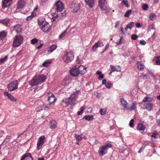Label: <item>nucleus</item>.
Returning <instances> with one entry per match:
<instances>
[{
    "label": "nucleus",
    "instance_id": "nucleus-1",
    "mask_svg": "<svg viewBox=\"0 0 160 160\" xmlns=\"http://www.w3.org/2000/svg\"><path fill=\"white\" fill-rule=\"evenodd\" d=\"M46 78L45 75L41 74L32 79L29 82V84L34 90H40L43 86L42 83L46 81Z\"/></svg>",
    "mask_w": 160,
    "mask_h": 160
},
{
    "label": "nucleus",
    "instance_id": "nucleus-2",
    "mask_svg": "<svg viewBox=\"0 0 160 160\" xmlns=\"http://www.w3.org/2000/svg\"><path fill=\"white\" fill-rule=\"evenodd\" d=\"M79 92V91H76L72 94L71 97L68 99L66 98L63 99L62 102V104L66 107L69 105L73 106L75 103L76 99L78 94Z\"/></svg>",
    "mask_w": 160,
    "mask_h": 160
},
{
    "label": "nucleus",
    "instance_id": "nucleus-3",
    "mask_svg": "<svg viewBox=\"0 0 160 160\" xmlns=\"http://www.w3.org/2000/svg\"><path fill=\"white\" fill-rule=\"evenodd\" d=\"M47 98L49 104L45 105L46 108H49L51 105L54 104L56 101V98L53 94L50 92H46L45 93Z\"/></svg>",
    "mask_w": 160,
    "mask_h": 160
},
{
    "label": "nucleus",
    "instance_id": "nucleus-4",
    "mask_svg": "<svg viewBox=\"0 0 160 160\" xmlns=\"http://www.w3.org/2000/svg\"><path fill=\"white\" fill-rule=\"evenodd\" d=\"M74 55L72 51H69L66 52L63 57V62L66 63L71 62L74 58Z\"/></svg>",
    "mask_w": 160,
    "mask_h": 160
},
{
    "label": "nucleus",
    "instance_id": "nucleus-5",
    "mask_svg": "<svg viewBox=\"0 0 160 160\" xmlns=\"http://www.w3.org/2000/svg\"><path fill=\"white\" fill-rule=\"evenodd\" d=\"M112 145L110 143H107L105 145L100 147L98 150V153L100 156H102L107 153L108 148H111Z\"/></svg>",
    "mask_w": 160,
    "mask_h": 160
},
{
    "label": "nucleus",
    "instance_id": "nucleus-6",
    "mask_svg": "<svg viewBox=\"0 0 160 160\" xmlns=\"http://www.w3.org/2000/svg\"><path fill=\"white\" fill-rule=\"evenodd\" d=\"M23 40L22 37L20 35L16 36L14 39L13 43V47H18L22 43Z\"/></svg>",
    "mask_w": 160,
    "mask_h": 160
},
{
    "label": "nucleus",
    "instance_id": "nucleus-7",
    "mask_svg": "<svg viewBox=\"0 0 160 160\" xmlns=\"http://www.w3.org/2000/svg\"><path fill=\"white\" fill-rule=\"evenodd\" d=\"M18 83L17 81L15 80L11 82L8 85V90L12 91L18 88Z\"/></svg>",
    "mask_w": 160,
    "mask_h": 160
},
{
    "label": "nucleus",
    "instance_id": "nucleus-8",
    "mask_svg": "<svg viewBox=\"0 0 160 160\" xmlns=\"http://www.w3.org/2000/svg\"><path fill=\"white\" fill-rule=\"evenodd\" d=\"M45 142V137L42 136L39 137L37 143V149L38 150L40 149L43 145Z\"/></svg>",
    "mask_w": 160,
    "mask_h": 160
},
{
    "label": "nucleus",
    "instance_id": "nucleus-9",
    "mask_svg": "<svg viewBox=\"0 0 160 160\" xmlns=\"http://www.w3.org/2000/svg\"><path fill=\"white\" fill-rule=\"evenodd\" d=\"M55 6L56 7V10L57 12H62L64 9L62 3L59 1L55 3Z\"/></svg>",
    "mask_w": 160,
    "mask_h": 160
},
{
    "label": "nucleus",
    "instance_id": "nucleus-10",
    "mask_svg": "<svg viewBox=\"0 0 160 160\" xmlns=\"http://www.w3.org/2000/svg\"><path fill=\"white\" fill-rule=\"evenodd\" d=\"M122 107H123V109L124 111L129 109V106L128 103L123 98H121L120 100Z\"/></svg>",
    "mask_w": 160,
    "mask_h": 160
},
{
    "label": "nucleus",
    "instance_id": "nucleus-11",
    "mask_svg": "<svg viewBox=\"0 0 160 160\" xmlns=\"http://www.w3.org/2000/svg\"><path fill=\"white\" fill-rule=\"evenodd\" d=\"M39 27L41 30L45 33L48 32L50 29V25L48 22L46 23H45V24L40 26Z\"/></svg>",
    "mask_w": 160,
    "mask_h": 160
},
{
    "label": "nucleus",
    "instance_id": "nucleus-12",
    "mask_svg": "<svg viewBox=\"0 0 160 160\" xmlns=\"http://www.w3.org/2000/svg\"><path fill=\"white\" fill-rule=\"evenodd\" d=\"M77 66H75L70 70V73L72 76H77L79 74L77 68Z\"/></svg>",
    "mask_w": 160,
    "mask_h": 160
},
{
    "label": "nucleus",
    "instance_id": "nucleus-13",
    "mask_svg": "<svg viewBox=\"0 0 160 160\" xmlns=\"http://www.w3.org/2000/svg\"><path fill=\"white\" fill-rule=\"evenodd\" d=\"M12 0H4L2 2V7L5 8L9 7L11 5Z\"/></svg>",
    "mask_w": 160,
    "mask_h": 160
},
{
    "label": "nucleus",
    "instance_id": "nucleus-14",
    "mask_svg": "<svg viewBox=\"0 0 160 160\" xmlns=\"http://www.w3.org/2000/svg\"><path fill=\"white\" fill-rule=\"evenodd\" d=\"M76 66H77V68L79 74H84L86 72V69L83 66L80 65L79 66L78 65H76Z\"/></svg>",
    "mask_w": 160,
    "mask_h": 160
},
{
    "label": "nucleus",
    "instance_id": "nucleus-15",
    "mask_svg": "<svg viewBox=\"0 0 160 160\" xmlns=\"http://www.w3.org/2000/svg\"><path fill=\"white\" fill-rule=\"evenodd\" d=\"M99 6L101 10H105V7L106 6L107 2L106 0H99L98 1Z\"/></svg>",
    "mask_w": 160,
    "mask_h": 160
},
{
    "label": "nucleus",
    "instance_id": "nucleus-16",
    "mask_svg": "<svg viewBox=\"0 0 160 160\" xmlns=\"http://www.w3.org/2000/svg\"><path fill=\"white\" fill-rule=\"evenodd\" d=\"M21 160H33V159L31 154L27 153L22 156Z\"/></svg>",
    "mask_w": 160,
    "mask_h": 160
},
{
    "label": "nucleus",
    "instance_id": "nucleus-17",
    "mask_svg": "<svg viewBox=\"0 0 160 160\" xmlns=\"http://www.w3.org/2000/svg\"><path fill=\"white\" fill-rule=\"evenodd\" d=\"M71 7L73 9L74 12H76L80 9V4L78 3H73L71 5Z\"/></svg>",
    "mask_w": 160,
    "mask_h": 160
},
{
    "label": "nucleus",
    "instance_id": "nucleus-18",
    "mask_svg": "<svg viewBox=\"0 0 160 160\" xmlns=\"http://www.w3.org/2000/svg\"><path fill=\"white\" fill-rule=\"evenodd\" d=\"M137 67L138 69L140 71H143L145 68V65L142 62L138 61L137 63Z\"/></svg>",
    "mask_w": 160,
    "mask_h": 160
},
{
    "label": "nucleus",
    "instance_id": "nucleus-19",
    "mask_svg": "<svg viewBox=\"0 0 160 160\" xmlns=\"http://www.w3.org/2000/svg\"><path fill=\"white\" fill-rule=\"evenodd\" d=\"M4 95L8 97V98L11 101L13 102H16L17 99L14 98V97L10 94L9 93L7 92H5L4 93Z\"/></svg>",
    "mask_w": 160,
    "mask_h": 160
},
{
    "label": "nucleus",
    "instance_id": "nucleus-20",
    "mask_svg": "<svg viewBox=\"0 0 160 160\" xmlns=\"http://www.w3.org/2000/svg\"><path fill=\"white\" fill-rule=\"evenodd\" d=\"M103 46V44L102 42H98L95 43L94 45L92 47V50L94 51L97 48L101 47Z\"/></svg>",
    "mask_w": 160,
    "mask_h": 160
},
{
    "label": "nucleus",
    "instance_id": "nucleus-21",
    "mask_svg": "<svg viewBox=\"0 0 160 160\" xmlns=\"http://www.w3.org/2000/svg\"><path fill=\"white\" fill-rule=\"evenodd\" d=\"M86 4L90 8H92L94 4V0H84Z\"/></svg>",
    "mask_w": 160,
    "mask_h": 160
},
{
    "label": "nucleus",
    "instance_id": "nucleus-22",
    "mask_svg": "<svg viewBox=\"0 0 160 160\" xmlns=\"http://www.w3.org/2000/svg\"><path fill=\"white\" fill-rule=\"evenodd\" d=\"M13 28L17 33H20L22 31V28L20 24H17L14 25L13 26Z\"/></svg>",
    "mask_w": 160,
    "mask_h": 160
},
{
    "label": "nucleus",
    "instance_id": "nucleus-23",
    "mask_svg": "<svg viewBox=\"0 0 160 160\" xmlns=\"http://www.w3.org/2000/svg\"><path fill=\"white\" fill-rule=\"evenodd\" d=\"M110 67L112 70V71L120 72L121 71V68L119 65L115 67L112 65H111Z\"/></svg>",
    "mask_w": 160,
    "mask_h": 160
},
{
    "label": "nucleus",
    "instance_id": "nucleus-24",
    "mask_svg": "<svg viewBox=\"0 0 160 160\" xmlns=\"http://www.w3.org/2000/svg\"><path fill=\"white\" fill-rule=\"evenodd\" d=\"M38 24L40 26L42 25L45 24V23H46L48 22L46 21L45 19L44 18L40 17L38 18Z\"/></svg>",
    "mask_w": 160,
    "mask_h": 160
},
{
    "label": "nucleus",
    "instance_id": "nucleus-25",
    "mask_svg": "<svg viewBox=\"0 0 160 160\" xmlns=\"http://www.w3.org/2000/svg\"><path fill=\"white\" fill-rule=\"evenodd\" d=\"M25 5V2L23 0H20L18 4L17 8L20 9L22 8Z\"/></svg>",
    "mask_w": 160,
    "mask_h": 160
},
{
    "label": "nucleus",
    "instance_id": "nucleus-26",
    "mask_svg": "<svg viewBox=\"0 0 160 160\" xmlns=\"http://www.w3.org/2000/svg\"><path fill=\"white\" fill-rule=\"evenodd\" d=\"M7 34V32L5 31H2L0 32V40H2L4 39Z\"/></svg>",
    "mask_w": 160,
    "mask_h": 160
},
{
    "label": "nucleus",
    "instance_id": "nucleus-27",
    "mask_svg": "<svg viewBox=\"0 0 160 160\" xmlns=\"http://www.w3.org/2000/svg\"><path fill=\"white\" fill-rule=\"evenodd\" d=\"M50 128L52 129H54L57 126V123L54 120L51 121L50 122Z\"/></svg>",
    "mask_w": 160,
    "mask_h": 160
},
{
    "label": "nucleus",
    "instance_id": "nucleus-28",
    "mask_svg": "<svg viewBox=\"0 0 160 160\" xmlns=\"http://www.w3.org/2000/svg\"><path fill=\"white\" fill-rule=\"evenodd\" d=\"M10 19L6 18L3 20H0V23H2L6 26H8L9 23Z\"/></svg>",
    "mask_w": 160,
    "mask_h": 160
},
{
    "label": "nucleus",
    "instance_id": "nucleus-29",
    "mask_svg": "<svg viewBox=\"0 0 160 160\" xmlns=\"http://www.w3.org/2000/svg\"><path fill=\"white\" fill-rule=\"evenodd\" d=\"M134 22H131L127 24L126 27L125 28V29L127 31L128 29H131L132 27L134 26Z\"/></svg>",
    "mask_w": 160,
    "mask_h": 160
},
{
    "label": "nucleus",
    "instance_id": "nucleus-30",
    "mask_svg": "<svg viewBox=\"0 0 160 160\" xmlns=\"http://www.w3.org/2000/svg\"><path fill=\"white\" fill-rule=\"evenodd\" d=\"M136 102H132L130 107H129V109L130 111H133L136 110Z\"/></svg>",
    "mask_w": 160,
    "mask_h": 160
},
{
    "label": "nucleus",
    "instance_id": "nucleus-31",
    "mask_svg": "<svg viewBox=\"0 0 160 160\" xmlns=\"http://www.w3.org/2000/svg\"><path fill=\"white\" fill-rule=\"evenodd\" d=\"M52 18L54 21H55V20L56 19L58 18L59 17L60 18L61 16H60V14H58V12L56 13L55 12V13H53L52 14Z\"/></svg>",
    "mask_w": 160,
    "mask_h": 160
},
{
    "label": "nucleus",
    "instance_id": "nucleus-32",
    "mask_svg": "<svg viewBox=\"0 0 160 160\" xmlns=\"http://www.w3.org/2000/svg\"><path fill=\"white\" fill-rule=\"evenodd\" d=\"M137 128L139 130L144 131L145 129V125L142 124H139L138 125Z\"/></svg>",
    "mask_w": 160,
    "mask_h": 160
},
{
    "label": "nucleus",
    "instance_id": "nucleus-33",
    "mask_svg": "<svg viewBox=\"0 0 160 160\" xmlns=\"http://www.w3.org/2000/svg\"><path fill=\"white\" fill-rule=\"evenodd\" d=\"M57 48V46L56 45L54 44L53 45L50 46L48 51L50 53L52 52L54 50L56 49Z\"/></svg>",
    "mask_w": 160,
    "mask_h": 160
},
{
    "label": "nucleus",
    "instance_id": "nucleus-34",
    "mask_svg": "<svg viewBox=\"0 0 160 160\" xmlns=\"http://www.w3.org/2000/svg\"><path fill=\"white\" fill-rule=\"evenodd\" d=\"M153 105L151 103H149L147 104L146 105L145 108L150 111L151 110L152 108V107Z\"/></svg>",
    "mask_w": 160,
    "mask_h": 160
},
{
    "label": "nucleus",
    "instance_id": "nucleus-35",
    "mask_svg": "<svg viewBox=\"0 0 160 160\" xmlns=\"http://www.w3.org/2000/svg\"><path fill=\"white\" fill-rule=\"evenodd\" d=\"M84 118L86 120L89 121L92 120L93 119V116L92 115H86L84 117Z\"/></svg>",
    "mask_w": 160,
    "mask_h": 160
},
{
    "label": "nucleus",
    "instance_id": "nucleus-36",
    "mask_svg": "<svg viewBox=\"0 0 160 160\" xmlns=\"http://www.w3.org/2000/svg\"><path fill=\"white\" fill-rule=\"evenodd\" d=\"M98 143V142L97 141L95 138L93 137L92 138V140H90V144L92 145H93Z\"/></svg>",
    "mask_w": 160,
    "mask_h": 160
},
{
    "label": "nucleus",
    "instance_id": "nucleus-37",
    "mask_svg": "<svg viewBox=\"0 0 160 160\" xmlns=\"http://www.w3.org/2000/svg\"><path fill=\"white\" fill-rule=\"evenodd\" d=\"M149 18L152 21H153L155 20L156 18V15L154 13H151L149 15Z\"/></svg>",
    "mask_w": 160,
    "mask_h": 160
},
{
    "label": "nucleus",
    "instance_id": "nucleus-38",
    "mask_svg": "<svg viewBox=\"0 0 160 160\" xmlns=\"http://www.w3.org/2000/svg\"><path fill=\"white\" fill-rule=\"evenodd\" d=\"M45 107V105H43V106L42 107H40L37 108L36 109V111L37 112H40L41 111L44 110Z\"/></svg>",
    "mask_w": 160,
    "mask_h": 160
},
{
    "label": "nucleus",
    "instance_id": "nucleus-39",
    "mask_svg": "<svg viewBox=\"0 0 160 160\" xmlns=\"http://www.w3.org/2000/svg\"><path fill=\"white\" fill-rule=\"evenodd\" d=\"M8 56L6 55L3 58H1L0 59V64L4 63L7 60L8 58Z\"/></svg>",
    "mask_w": 160,
    "mask_h": 160
},
{
    "label": "nucleus",
    "instance_id": "nucleus-40",
    "mask_svg": "<svg viewBox=\"0 0 160 160\" xmlns=\"http://www.w3.org/2000/svg\"><path fill=\"white\" fill-rule=\"evenodd\" d=\"M74 137L76 138L77 140L78 141L81 140L82 138V135H81L77 136L76 134H74Z\"/></svg>",
    "mask_w": 160,
    "mask_h": 160
},
{
    "label": "nucleus",
    "instance_id": "nucleus-41",
    "mask_svg": "<svg viewBox=\"0 0 160 160\" xmlns=\"http://www.w3.org/2000/svg\"><path fill=\"white\" fill-rule=\"evenodd\" d=\"M132 12V10H128L125 12L124 15V16L126 17H128L131 14Z\"/></svg>",
    "mask_w": 160,
    "mask_h": 160
},
{
    "label": "nucleus",
    "instance_id": "nucleus-42",
    "mask_svg": "<svg viewBox=\"0 0 160 160\" xmlns=\"http://www.w3.org/2000/svg\"><path fill=\"white\" fill-rule=\"evenodd\" d=\"M84 109L85 108L84 107H81L80 108V111L78 112V114L79 115L82 114V112Z\"/></svg>",
    "mask_w": 160,
    "mask_h": 160
},
{
    "label": "nucleus",
    "instance_id": "nucleus-43",
    "mask_svg": "<svg viewBox=\"0 0 160 160\" xmlns=\"http://www.w3.org/2000/svg\"><path fill=\"white\" fill-rule=\"evenodd\" d=\"M150 99V98H149L148 97H144L142 100L143 102H149L151 100H149V99Z\"/></svg>",
    "mask_w": 160,
    "mask_h": 160
},
{
    "label": "nucleus",
    "instance_id": "nucleus-44",
    "mask_svg": "<svg viewBox=\"0 0 160 160\" xmlns=\"http://www.w3.org/2000/svg\"><path fill=\"white\" fill-rule=\"evenodd\" d=\"M158 133L156 131H154L153 133L152 134L151 136V137H153L154 138H156V135Z\"/></svg>",
    "mask_w": 160,
    "mask_h": 160
},
{
    "label": "nucleus",
    "instance_id": "nucleus-45",
    "mask_svg": "<svg viewBox=\"0 0 160 160\" xmlns=\"http://www.w3.org/2000/svg\"><path fill=\"white\" fill-rule=\"evenodd\" d=\"M51 63V62L49 61H45L42 64V65L44 67L48 66Z\"/></svg>",
    "mask_w": 160,
    "mask_h": 160
},
{
    "label": "nucleus",
    "instance_id": "nucleus-46",
    "mask_svg": "<svg viewBox=\"0 0 160 160\" xmlns=\"http://www.w3.org/2000/svg\"><path fill=\"white\" fill-rule=\"evenodd\" d=\"M156 63L157 65L160 64V56L157 57L156 58Z\"/></svg>",
    "mask_w": 160,
    "mask_h": 160
},
{
    "label": "nucleus",
    "instance_id": "nucleus-47",
    "mask_svg": "<svg viewBox=\"0 0 160 160\" xmlns=\"http://www.w3.org/2000/svg\"><path fill=\"white\" fill-rule=\"evenodd\" d=\"M112 86V84L110 83H108L105 85L106 87L108 88H110Z\"/></svg>",
    "mask_w": 160,
    "mask_h": 160
},
{
    "label": "nucleus",
    "instance_id": "nucleus-48",
    "mask_svg": "<svg viewBox=\"0 0 160 160\" xmlns=\"http://www.w3.org/2000/svg\"><path fill=\"white\" fill-rule=\"evenodd\" d=\"M131 38L132 40H136L138 38V36L136 34H133L131 35Z\"/></svg>",
    "mask_w": 160,
    "mask_h": 160
},
{
    "label": "nucleus",
    "instance_id": "nucleus-49",
    "mask_svg": "<svg viewBox=\"0 0 160 160\" xmlns=\"http://www.w3.org/2000/svg\"><path fill=\"white\" fill-rule=\"evenodd\" d=\"M99 111L100 114L102 115H104L106 113V111L104 109H101Z\"/></svg>",
    "mask_w": 160,
    "mask_h": 160
},
{
    "label": "nucleus",
    "instance_id": "nucleus-50",
    "mask_svg": "<svg viewBox=\"0 0 160 160\" xmlns=\"http://www.w3.org/2000/svg\"><path fill=\"white\" fill-rule=\"evenodd\" d=\"M38 42V39L36 38H34L31 40V43L32 44H35L36 43Z\"/></svg>",
    "mask_w": 160,
    "mask_h": 160
},
{
    "label": "nucleus",
    "instance_id": "nucleus-51",
    "mask_svg": "<svg viewBox=\"0 0 160 160\" xmlns=\"http://www.w3.org/2000/svg\"><path fill=\"white\" fill-rule=\"evenodd\" d=\"M148 8V5L147 4H144L142 6V9L144 10H147Z\"/></svg>",
    "mask_w": 160,
    "mask_h": 160
},
{
    "label": "nucleus",
    "instance_id": "nucleus-52",
    "mask_svg": "<svg viewBox=\"0 0 160 160\" xmlns=\"http://www.w3.org/2000/svg\"><path fill=\"white\" fill-rule=\"evenodd\" d=\"M122 2L126 5V7L128 8L129 7V6L128 4V2L127 0H123L122 1Z\"/></svg>",
    "mask_w": 160,
    "mask_h": 160
},
{
    "label": "nucleus",
    "instance_id": "nucleus-53",
    "mask_svg": "<svg viewBox=\"0 0 160 160\" xmlns=\"http://www.w3.org/2000/svg\"><path fill=\"white\" fill-rule=\"evenodd\" d=\"M34 17V15H32V13L31 16L28 17L26 18L27 20L28 21L31 20Z\"/></svg>",
    "mask_w": 160,
    "mask_h": 160
},
{
    "label": "nucleus",
    "instance_id": "nucleus-54",
    "mask_svg": "<svg viewBox=\"0 0 160 160\" xmlns=\"http://www.w3.org/2000/svg\"><path fill=\"white\" fill-rule=\"evenodd\" d=\"M134 120L133 119H132L130 121L129 125L131 127H132L133 125Z\"/></svg>",
    "mask_w": 160,
    "mask_h": 160
},
{
    "label": "nucleus",
    "instance_id": "nucleus-55",
    "mask_svg": "<svg viewBox=\"0 0 160 160\" xmlns=\"http://www.w3.org/2000/svg\"><path fill=\"white\" fill-rule=\"evenodd\" d=\"M105 10H101L105 11L106 13H108L111 10L109 8H107V6L105 7Z\"/></svg>",
    "mask_w": 160,
    "mask_h": 160
},
{
    "label": "nucleus",
    "instance_id": "nucleus-56",
    "mask_svg": "<svg viewBox=\"0 0 160 160\" xmlns=\"http://www.w3.org/2000/svg\"><path fill=\"white\" fill-rule=\"evenodd\" d=\"M139 42L140 44L143 45H145L146 43V42L143 40H140Z\"/></svg>",
    "mask_w": 160,
    "mask_h": 160
},
{
    "label": "nucleus",
    "instance_id": "nucleus-57",
    "mask_svg": "<svg viewBox=\"0 0 160 160\" xmlns=\"http://www.w3.org/2000/svg\"><path fill=\"white\" fill-rule=\"evenodd\" d=\"M66 33V31H65L63 32L59 36V38L60 39H61L62 38V37L64 36L65 33Z\"/></svg>",
    "mask_w": 160,
    "mask_h": 160
},
{
    "label": "nucleus",
    "instance_id": "nucleus-58",
    "mask_svg": "<svg viewBox=\"0 0 160 160\" xmlns=\"http://www.w3.org/2000/svg\"><path fill=\"white\" fill-rule=\"evenodd\" d=\"M122 37H120V38L119 39V41H117L116 42V43L117 44V45H119V44H121V43H122V42L121 41V40H122Z\"/></svg>",
    "mask_w": 160,
    "mask_h": 160
},
{
    "label": "nucleus",
    "instance_id": "nucleus-59",
    "mask_svg": "<svg viewBox=\"0 0 160 160\" xmlns=\"http://www.w3.org/2000/svg\"><path fill=\"white\" fill-rule=\"evenodd\" d=\"M103 78L104 75L102 74L101 75H99L98 79L99 80H101Z\"/></svg>",
    "mask_w": 160,
    "mask_h": 160
},
{
    "label": "nucleus",
    "instance_id": "nucleus-60",
    "mask_svg": "<svg viewBox=\"0 0 160 160\" xmlns=\"http://www.w3.org/2000/svg\"><path fill=\"white\" fill-rule=\"evenodd\" d=\"M141 25L139 23H137L136 24V26L138 28H141Z\"/></svg>",
    "mask_w": 160,
    "mask_h": 160
},
{
    "label": "nucleus",
    "instance_id": "nucleus-61",
    "mask_svg": "<svg viewBox=\"0 0 160 160\" xmlns=\"http://www.w3.org/2000/svg\"><path fill=\"white\" fill-rule=\"evenodd\" d=\"M142 76L143 78V79H146L147 78V76L146 75L144 74V73H142Z\"/></svg>",
    "mask_w": 160,
    "mask_h": 160
},
{
    "label": "nucleus",
    "instance_id": "nucleus-62",
    "mask_svg": "<svg viewBox=\"0 0 160 160\" xmlns=\"http://www.w3.org/2000/svg\"><path fill=\"white\" fill-rule=\"evenodd\" d=\"M60 15H61L62 16H64L66 15V13L64 11L63 12L61 13L60 14Z\"/></svg>",
    "mask_w": 160,
    "mask_h": 160
},
{
    "label": "nucleus",
    "instance_id": "nucleus-63",
    "mask_svg": "<svg viewBox=\"0 0 160 160\" xmlns=\"http://www.w3.org/2000/svg\"><path fill=\"white\" fill-rule=\"evenodd\" d=\"M123 28L122 27H121V28H120V31L121 32H122V34H125V32L123 31Z\"/></svg>",
    "mask_w": 160,
    "mask_h": 160
},
{
    "label": "nucleus",
    "instance_id": "nucleus-64",
    "mask_svg": "<svg viewBox=\"0 0 160 160\" xmlns=\"http://www.w3.org/2000/svg\"><path fill=\"white\" fill-rule=\"evenodd\" d=\"M102 83L103 84H105V85L107 83L106 80L105 79H103L102 81Z\"/></svg>",
    "mask_w": 160,
    "mask_h": 160
}]
</instances>
